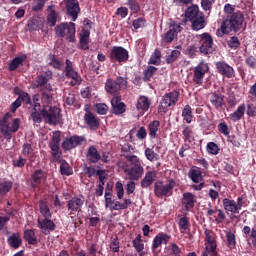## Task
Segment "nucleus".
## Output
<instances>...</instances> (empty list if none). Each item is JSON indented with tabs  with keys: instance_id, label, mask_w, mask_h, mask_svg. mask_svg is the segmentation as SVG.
Here are the masks:
<instances>
[{
	"instance_id": "f257e3e1",
	"label": "nucleus",
	"mask_w": 256,
	"mask_h": 256,
	"mask_svg": "<svg viewBox=\"0 0 256 256\" xmlns=\"http://www.w3.org/2000/svg\"><path fill=\"white\" fill-rule=\"evenodd\" d=\"M224 14L225 16L221 22L220 29L217 31L218 37L230 35L231 33H239L243 29V23H245L243 12L239 10L235 11V6L231 4H225Z\"/></svg>"
},
{
	"instance_id": "f03ea898",
	"label": "nucleus",
	"mask_w": 256,
	"mask_h": 256,
	"mask_svg": "<svg viewBox=\"0 0 256 256\" xmlns=\"http://www.w3.org/2000/svg\"><path fill=\"white\" fill-rule=\"evenodd\" d=\"M59 143H61V131H55L53 132L52 139L48 144V147L52 151V161L53 163H60L61 175H66V177H69V175L73 173V168L69 166L67 160H63V152H61V147L59 146Z\"/></svg>"
},
{
	"instance_id": "7ed1b4c3",
	"label": "nucleus",
	"mask_w": 256,
	"mask_h": 256,
	"mask_svg": "<svg viewBox=\"0 0 256 256\" xmlns=\"http://www.w3.org/2000/svg\"><path fill=\"white\" fill-rule=\"evenodd\" d=\"M13 115L7 112L2 119H0V131L4 138L7 141L12 139L13 133H17L19 131V127L21 126V119L15 118L12 120V123L9 121Z\"/></svg>"
},
{
	"instance_id": "20e7f679",
	"label": "nucleus",
	"mask_w": 256,
	"mask_h": 256,
	"mask_svg": "<svg viewBox=\"0 0 256 256\" xmlns=\"http://www.w3.org/2000/svg\"><path fill=\"white\" fill-rule=\"evenodd\" d=\"M124 157L132 165L129 168L124 169V173L128 175L130 181H139L145 174V168L141 165L139 157L136 155H124Z\"/></svg>"
},
{
	"instance_id": "39448f33",
	"label": "nucleus",
	"mask_w": 256,
	"mask_h": 256,
	"mask_svg": "<svg viewBox=\"0 0 256 256\" xmlns=\"http://www.w3.org/2000/svg\"><path fill=\"white\" fill-rule=\"evenodd\" d=\"M57 37L66 39L69 43H75L76 24L74 22H62L55 27Z\"/></svg>"
},
{
	"instance_id": "423d86ee",
	"label": "nucleus",
	"mask_w": 256,
	"mask_h": 256,
	"mask_svg": "<svg viewBox=\"0 0 256 256\" xmlns=\"http://www.w3.org/2000/svg\"><path fill=\"white\" fill-rule=\"evenodd\" d=\"M181 93L177 90H173L172 92L166 93L160 100L158 105V113L159 115H165L167 111H169V107H175L179 101V97Z\"/></svg>"
},
{
	"instance_id": "0eeeda50",
	"label": "nucleus",
	"mask_w": 256,
	"mask_h": 256,
	"mask_svg": "<svg viewBox=\"0 0 256 256\" xmlns=\"http://www.w3.org/2000/svg\"><path fill=\"white\" fill-rule=\"evenodd\" d=\"M176 182L169 179L166 184L163 181H157L154 184V195L161 199L162 197H171L173 189H175Z\"/></svg>"
},
{
	"instance_id": "6e6552de",
	"label": "nucleus",
	"mask_w": 256,
	"mask_h": 256,
	"mask_svg": "<svg viewBox=\"0 0 256 256\" xmlns=\"http://www.w3.org/2000/svg\"><path fill=\"white\" fill-rule=\"evenodd\" d=\"M42 117L45 121V123H48V125H59L61 123V109L50 106L47 109V106H43L42 108Z\"/></svg>"
},
{
	"instance_id": "1a4fd4ad",
	"label": "nucleus",
	"mask_w": 256,
	"mask_h": 256,
	"mask_svg": "<svg viewBox=\"0 0 256 256\" xmlns=\"http://www.w3.org/2000/svg\"><path fill=\"white\" fill-rule=\"evenodd\" d=\"M199 39V51L202 55H213L215 53V44L213 43V36L204 32L196 36Z\"/></svg>"
},
{
	"instance_id": "9d476101",
	"label": "nucleus",
	"mask_w": 256,
	"mask_h": 256,
	"mask_svg": "<svg viewBox=\"0 0 256 256\" xmlns=\"http://www.w3.org/2000/svg\"><path fill=\"white\" fill-rule=\"evenodd\" d=\"M123 87H127V78H123L122 76H118L116 80L108 78L105 83L107 93L114 95V97H121L119 92Z\"/></svg>"
},
{
	"instance_id": "9b49d317",
	"label": "nucleus",
	"mask_w": 256,
	"mask_h": 256,
	"mask_svg": "<svg viewBox=\"0 0 256 256\" xmlns=\"http://www.w3.org/2000/svg\"><path fill=\"white\" fill-rule=\"evenodd\" d=\"M65 65V76L67 77V79H72L70 81V86L75 87L77 85H81V83H83V78L81 77V75H79V72H77L73 67V62L69 59H66Z\"/></svg>"
},
{
	"instance_id": "f8f14e48",
	"label": "nucleus",
	"mask_w": 256,
	"mask_h": 256,
	"mask_svg": "<svg viewBox=\"0 0 256 256\" xmlns=\"http://www.w3.org/2000/svg\"><path fill=\"white\" fill-rule=\"evenodd\" d=\"M110 63H125L129 61V51L121 46H113L108 55Z\"/></svg>"
},
{
	"instance_id": "ddd939ff",
	"label": "nucleus",
	"mask_w": 256,
	"mask_h": 256,
	"mask_svg": "<svg viewBox=\"0 0 256 256\" xmlns=\"http://www.w3.org/2000/svg\"><path fill=\"white\" fill-rule=\"evenodd\" d=\"M83 205H85V196H83V194L74 196L67 201V209L70 211V215L77 213V211H81V209H83Z\"/></svg>"
},
{
	"instance_id": "4468645a",
	"label": "nucleus",
	"mask_w": 256,
	"mask_h": 256,
	"mask_svg": "<svg viewBox=\"0 0 256 256\" xmlns=\"http://www.w3.org/2000/svg\"><path fill=\"white\" fill-rule=\"evenodd\" d=\"M85 141H87L85 136L73 135L62 142V149H64V151H71V149H75V147L83 145Z\"/></svg>"
},
{
	"instance_id": "2eb2a0df",
	"label": "nucleus",
	"mask_w": 256,
	"mask_h": 256,
	"mask_svg": "<svg viewBox=\"0 0 256 256\" xmlns=\"http://www.w3.org/2000/svg\"><path fill=\"white\" fill-rule=\"evenodd\" d=\"M209 71V65L205 62H200L199 65L194 67L193 82L196 85H203L205 74Z\"/></svg>"
},
{
	"instance_id": "dca6fc26",
	"label": "nucleus",
	"mask_w": 256,
	"mask_h": 256,
	"mask_svg": "<svg viewBox=\"0 0 256 256\" xmlns=\"http://www.w3.org/2000/svg\"><path fill=\"white\" fill-rule=\"evenodd\" d=\"M66 5V12L68 17H71L72 21H77L79 13H81V7L78 0H64Z\"/></svg>"
},
{
	"instance_id": "f3484780",
	"label": "nucleus",
	"mask_w": 256,
	"mask_h": 256,
	"mask_svg": "<svg viewBox=\"0 0 256 256\" xmlns=\"http://www.w3.org/2000/svg\"><path fill=\"white\" fill-rule=\"evenodd\" d=\"M37 226L41 229L43 235H51V231H55V229H57V225L53 220H51V217H46L44 219L38 218Z\"/></svg>"
},
{
	"instance_id": "a211bd4d",
	"label": "nucleus",
	"mask_w": 256,
	"mask_h": 256,
	"mask_svg": "<svg viewBox=\"0 0 256 256\" xmlns=\"http://www.w3.org/2000/svg\"><path fill=\"white\" fill-rule=\"evenodd\" d=\"M217 73L227 79H233L235 77V69L225 61H218L215 63Z\"/></svg>"
},
{
	"instance_id": "6ab92c4d",
	"label": "nucleus",
	"mask_w": 256,
	"mask_h": 256,
	"mask_svg": "<svg viewBox=\"0 0 256 256\" xmlns=\"http://www.w3.org/2000/svg\"><path fill=\"white\" fill-rule=\"evenodd\" d=\"M51 79H53V71L48 70L36 77V80L34 81V84H33V88L44 89V87H47V85H49L47 83H49Z\"/></svg>"
},
{
	"instance_id": "aec40b11",
	"label": "nucleus",
	"mask_w": 256,
	"mask_h": 256,
	"mask_svg": "<svg viewBox=\"0 0 256 256\" xmlns=\"http://www.w3.org/2000/svg\"><path fill=\"white\" fill-rule=\"evenodd\" d=\"M127 111V105L121 101V96H113L111 99V113L123 115Z\"/></svg>"
},
{
	"instance_id": "412c9836",
	"label": "nucleus",
	"mask_w": 256,
	"mask_h": 256,
	"mask_svg": "<svg viewBox=\"0 0 256 256\" xmlns=\"http://www.w3.org/2000/svg\"><path fill=\"white\" fill-rule=\"evenodd\" d=\"M181 203H182V205H184L185 211H187V212L191 211V209H193V207H195V203H197L195 194H193L191 192L183 193Z\"/></svg>"
},
{
	"instance_id": "4be33fe9",
	"label": "nucleus",
	"mask_w": 256,
	"mask_h": 256,
	"mask_svg": "<svg viewBox=\"0 0 256 256\" xmlns=\"http://www.w3.org/2000/svg\"><path fill=\"white\" fill-rule=\"evenodd\" d=\"M209 101L217 111H221L225 107V96L223 94L214 92L209 96Z\"/></svg>"
},
{
	"instance_id": "5701e85b",
	"label": "nucleus",
	"mask_w": 256,
	"mask_h": 256,
	"mask_svg": "<svg viewBox=\"0 0 256 256\" xmlns=\"http://www.w3.org/2000/svg\"><path fill=\"white\" fill-rule=\"evenodd\" d=\"M169 239H171V235L159 233L156 235L152 242V251H156V249H159L164 243V245H167L169 243Z\"/></svg>"
},
{
	"instance_id": "b1692460",
	"label": "nucleus",
	"mask_w": 256,
	"mask_h": 256,
	"mask_svg": "<svg viewBox=\"0 0 256 256\" xmlns=\"http://www.w3.org/2000/svg\"><path fill=\"white\" fill-rule=\"evenodd\" d=\"M155 179H157V172L155 171H148L145 173L144 178L140 182V186L142 189H149L151 185L155 182Z\"/></svg>"
},
{
	"instance_id": "393cba45",
	"label": "nucleus",
	"mask_w": 256,
	"mask_h": 256,
	"mask_svg": "<svg viewBox=\"0 0 256 256\" xmlns=\"http://www.w3.org/2000/svg\"><path fill=\"white\" fill-rule=\"evenodd\" d=\"M192 31H201L207 27V21L205 20V14H200L198 17L190 21Z\"/></svg>"
},
{
	"instance_id": "a878e982",
	"label": "nucleus",
	"mask_w": 256,
	"mask_h": 256,
	"mask_svg": "<svg viewBox=\"0 0 256 256\" xmlns=\"http://www.w3.org/2000/svg\"><path fill=\"white\" fill-rule=\"evenodd\" d=\"M84 121L92 131H96V129H99V119L93 114L91 111H87L84 115Z\"/></svg>"
},
{
	"instance_id": "bb28decb",
	"label": "nucleus",
	"mask_w": 256,
	"mask_h": 256,
	"mask_svg": "<svg viewBox=\"0 0 256 256\" xmlns=\"http://www.w3.org/2000/svg\"><path fill=\"white\" fill-rule=\"evenodd\" d=\"M86 159L89 163H99L101 161V153H99V150L95 146H90L86 154Z\"/></svg>"
},
{
	"instance_id": "cd10ccee",
	"label": "nucleus",
	"mask_w": 256,
	"mask_h": 256,
	"mask_svg": "<svg viewBox=\"0 0 256 256\" xmlns=\"http://www.w3.org/2000/svg\"><path fill=\"white\" fill-rule=\"evenodd\" d=\"M222 205L226 213H233L234 215L239 213V208L237 207V202H235V200L224 198L222 200Z\"/></svg>"
},
{
	"instance_id": "c85d7f7f",
	"label": "nucleus",
	"mask_w": 256,
	"mask_h": 256,
	"mask_svg": "<svg viewBox=\"0 0 256 256\" xmlns=\"http://www.w3.org/2000/svg\"><path fill=\"white\" fill-rule=\"evenodd\" d=\"M149 107H151V100L147 96H140L136 103V109L140 113H145L149 111Z\"/></svg>"
},
{
	"instance_id": "c756f323",
	"label": "nucleus",
	"mask_w": 256,
	"mask_h": 256,
	"mask_svg": "<svg viewBox=\"0 0 256 256\" xmlns=\"http://www.w3.org/2000/svg\"><path fill=\"white\" fill-rule=\"evenodd\" d=\"M188 177L194 183H199V182L203 181V172L201 171L200 167L192 166L189 169Z\"/></svg>"
},
{
	"instance_id": "7c9ffc66",
	"label": "nucleus",
	"mask_w": 256,
	"mask_h": 256,
	"mask_svg": "<svg viewBox=\"0 0 256 256\" xmlns=\"http://www.w3.org/2000/svg\"><path fill=\"white\" fill-rule=\"evenodd\" d=\"M43 179H45V172H43L41 169L35 170L34 173L31 175L32 189L39 187Z\"/></svg>"
},
{
	"instance_id": "2f4dec72",
	"label": "nucleus",
	"mask_w": 256,
	"mask_h": 256,
	"mask_svg": "<svg viewBox=\"0 0 256 256\" xmlns=\"http://www.w3.org/2000/svg\"><path fill=\"white\" fill-rule=\"evenodd\" d=\"M7 243L12 249H19L23 245V238H21V234L13 233L7 238Z\"/></svg>"
},
{
	"instance_id": "473e14b6",
	"label": "nucleus",
	"mask_w": 256,
	"mask_h": 256,
	"mask_svg": "<svg viewBox=\"0 0 256 256\" xmlns=\"http://www.w3.org/2000/svg\"><path fill=\"white\" fill-rule=\"evenodd\" d=\"M27 61V55L16 56L8 65V71H17L19 67H23V63Z\"/></svg>"
},
{
	"instance_id": "72a5a7b5",
	"label": "nucleus",
	"mask_w": 256,
	"mask_h": 256,
	"mask_svg": "<svg viewBox=\"0 0 256 256\" xmlns=\"http://www.w3.org/2000/svg\"><path fill=\"white\" fill-rule=\"evenodd\" d=\"M23 239L28 243V245H37V243H39L34 229L24 230Z\"/></svg>"
},
{
	"instance_id": "f704fd0d",
	"label": "nucleus",
	"mask_w": 256,
	"mask_h": 256,
	"mask_svg": "<svg viewBox=\"0 0 256 256\" xmlns=\"http://www.w3.org/2000/svg\"><path fill=\"white\" fill-rule=\"evenodd\" d=\"M51 91H53V87L51 84L46 85L41 89V100L45 105H49L51 101H53V96L51 95Z\"/></svg>"
},
{
	"instance_id": "c9c22d12",
	"label": "nucleus",
	"mask_w": 256,
	"mask_h": 256,
	"mask_svg": "<svg viewBox=\"0 0 256 256\" xmlns=\"http://www.w3.org/2000/svg\"><path fill=\"white\" fill-rule=\"evenodd\" d=\"M200 15H203V12H199V6L197 5H192L185 11V17L188 21H193V19H196Z\"/></svg>"
},
{
	"instance_id": "e433bc0d",
	"label": "nucleus",
	"mask_w": 256,
	"mask_h": 256,
	"mask_svg": "<svg viewBox=\"0 0 256 256\" xmlns=\"http://www.w3.org/2000/svg\"><path fill=\"white\" fill-rule=\"evenodd\" d=\"M245 116V104H241L236 111L231 113L229 115V119H231L234 123H237V121H241L243 117Z\"/></svg>"
},
{
	"instance_id": "4c0bfd02",
	"label": "nucleus",
	"mask_w": 256,
	"mask_h": 256,
	"mask_svg": "<svg viewBox=\"0 0 256 256\" xmlns=\"http://www.w3.org/2000/svg\"><path fill=\"white\" fill-rule=\"evenodd\" d=\"M226 247L233 251L237 247V237L235 236V232L227 231L226 232Z\"/></svg>"
},
{
	"instance_id": "58836bf2",
	"label": "nucleus",
	"mask_w": 256,
	"mask_h": 256,
	"mask_svg": "<svg viewBox=\"0 0 256 256\" xmlns=\"http://www.w3.org/2000/svg\"><path fill=\"white\" fill-rule=\"evenodd\" d=\"M38 205H39V211H40L42 217H44V218L52 217L51 209L49 208V203L47 202L46 199L39 200Z\"/></svg>"
},
{
	"instance_id": "ea45409f",
	"label": "nucleus",
	"mask_w": 256,
	"mask_h": 256,
	"mask_svg": "<svg viewBox=\"0 0 256 256\" xmlns=\"http://www.w3.org/2000/svg\"><path fill=\"white\" fill-rule=\"evenodd\" d=\"M159 127H161V122L159 120H153L148 125V131L150 139H156L157 138V132L159 131Z\"/></svg>"
},
{
	"instance_id": "a19ab883",
	"label": "nucleus",
	"mask_w": 256,
	"mask_h": 256,
	"mask_svg": "<svg viewBox=\"0 0 256 256\" xmlns=\"http://www.w3.org/2000/svg\"><path fill=\"white\" fill-rule=\"evenodd\" d=\"M243 234L252 241V245L256 247V227L252 228L249 226L243 227Z\"/></svg>"
},
{
	"instance_id": "79ce46f5",
	"label": "nucleus",
	"mask_w": 256,
	"mask_h": 256,
	"mask_svg": "<svg viewBox=\"0 0 256 256\" xmlns=\"http://www.w3.org/2000/svg\"><path fill=\"white\" fill-rule=\"evenodd\" d=\"M183 121L188 125L193 122V108L190 105H186L182 110Z\"/></svg>"
},
{
	"instance_id": "37998d69",
	"label": "nucleus",
	"mask_w": 256,
	"mask_h": 256,
	"mask_svg": "<svg viewBox=\"0 0 256 256\" xmlns=\"http://www.w3.org/2000/svg\"><path fill=\"white\" fill-rule=\"evenodd\" d=\"M91 32L87 29H83L82 33L80 34V45L82 49H89V37Z\"/></svg>"
},
{
	"instance_id": "c03bdc74",
	"label": "nucleus",
	"mask_w": 256,
	"mask_h": 256,
	"mask_svg": "<svg viewBox=\"0 0 256 256\" xmlns=\"http://www.w3.org/2000/svg\"><path fill=\"white\" fill-rule=\"evenodd\" d=\"M157 73V67L155 66H147V68L143 72V81L144 83H147L151 81V77Z\"/></svg>"
},
{
	"instance_id": "a18cd8bd",
	"label": "nucleus",
	"mask_w": 256,
	"mask_h": 256,
	"mask_svg": "<svg viewBox=\"0 0 256 256\" xmlns=\"http://www.w3.org/2000/svg\"><path fill=\"white\" fill-rule=\"evenodd\" d=\"M178 227L180 231H187L191 227V222L189 221V217L182 216L178 220Z\"/></svg>"
},
{
	"instance_id": "49530a36",
	"label": "nucleus",
	"mask_w": 256,
	"mask_h": 256,
	"mask_svg": "<svg viewBox=\"0 0 256 256\" xmlns=\"http://www.w3.org/2000/svg\"><path fill=\"white\" fill-rule=\"evenodd\" d=\"M144 154L146 159H148V161H151L152 163L155 161H159V154L155 152L153 148H146Z\"/></svg>"
},
{
	"instance_id": "de8ad7c7",
	"label": "nucleus",
	"mask_w": 256,
	"mask_h": 256,
	"mask_svg": "<svg viewBox=\"0 0 256 256\" xmlns=\"http://www.w3.org/2000/svg\"><path fill=\"white\" fill-rule=\"evenodd\" d=\"M148 63L149 65H161V50L155 49Z\"/></svg>"
},
{
	"instance_id": "09e8293b",
	"label": "nucleus",
	"mask_w": 256,
	"mask_h": 256,
	"mask_svg": "<svg viewBox=\"0 0 256 256\" xmlns=\"http://www.w3.org/2000/svg\"><path fill=\"white\" fill-rule=\"evenodd\" d=\"M11 189H13V182L4 181L0 183V196L4 197V195H7Z\"/></svg>"
},
{
	"instance_id": "8fccbe9b",
	"label": "nucleus",
	"mask_w": 256,
	"mask_h": 256,
	"mask_svg": "<svg viewBox=\"0 0 256 256\" xmlns=\"http://www.w3.org/2000/svg\"><path fill=\"white\" fill-rule=\"evenodd\" d=\"M57 19H59V14L55 10H51L47 15V23L49 27H55V25H57Z\"/></svg>"
},
{
	"instance_id": "3c124183",
	"label": "nucleus",
	"mask_w": 256,
	"mask_h": 256,
	"mask_svg": "<svg viewBox=\"0 0 256 256\" xmlns=\"http://www.w3.org/2000/svg\"><path fill=\"white\" fill-rule=\"evenodd\" d=\"M206 151L209 155H219L221 148L215 142H208L206 146Z\"/></svg>"
},
{
	"instance_id": "603ef678",
	"label": "nucleus",
	"mask_w": 256,
	"mask_h": 256,
	"mask_svg": "<svg viewBox=\"0 0 256 256\" xmlns=\"http://www.w3.org/2000/svg\"><path fill=\"white\" fill-rule=\"evenodd\" d=\"M183 130H182V135L184 137V141L188 143H191V137H193V129L191 126L188 125H182Z\"/></svg>"
},
{
	"instance_id": "864d4df0",
	"label": "nucleus",
	"mask_w": 256,
	"mask_h": 256,
	"mask_svg": "<svg viewBox=\"0 0 256 256\" xmlns=\"http://www.w3.org/2000/svg\"><path fill=\"white\" fill-rule=\"evenodd\" d=\"M181 57V51L179 50H172V52L166 56V63L167 65H171V63H175Z\"/></svg>"
},
{
	"instance_id": "5fc2aeb1",
	"label": "nucleus",
	"mask_w": 256,
	"mask_h": 256,
	"mask_svg": "<svg viewBox=\"0 0 256 256\" xmlns=\"http://www.w3.org/2000/svg\"><path fill=\"white\" fill-rule=\"evenodd\" d=\"M18 95L19 101H22L26 105H33V102L31 101V95L29 93L21 91L20 93H16Z\"/></svg>"
},
{
	"instance_id": "6e6d98bb",
	"label": "nucleus",
	"mask_w": 256,
	"mask_h": 256,
	"mask_svg": "<svg viewBox=\"0 0 256 256\" xmlns=\"http://www.w3.org/2000/svg\"><path fill=\"white\" fill-rule=\"evenodd\" d=\"M175 37H177L175 31H172L169 29L163 36L162 41H164L166 44L173 43L175 41Z\"/></svg>"
},
{
	"instance_id": "4d7b16f0",
	"label": "nucleus",
	"mask_w": 256,
	"mask_h": 256,
	"mask_svg": "<svg viewBox=\"0 0 256 256\" xmlns=\"http://www.w3.org/2000/svg\"><path fill=\"white\" fill-rule=\"evenodd\" d=\"M205 245H206V247H205L204 251H207L210 256H217L218 255V253H217V242H211V243H208V244H205Z\"/></svg>"
},
{
	"instance_id": "13d9d810",
	"label": "nucleus",
	"mask_w": 256,
	"mask_h": 256,
	"mask_svg": "<svg viewBox=\"0 0 256 256\" xmlns=\"http://www.w3.org/2000/svg\"><path fill=\"white\" fill-rule=\"evenodd\" d=\"M227 45L230 49H239V47L241 46L239 37L237 36L230 37V39L227 41Z\"/></svg>"
},
{
	"instance_id": "bf43d9fd",
	"label": "nucleus",
	"mask_w": 256,
	"mask_h": 256,
	"mask_svg": "<svg viewBox=\"0 0 256 256\" xmlns=\"http://www.w3.org/2000/svg\"><path fill=\"white\" fill-rule=\"evenodd\" d=\"M127 5L132 13L137 14L141 11V6H139V2H137V0H128Z\"/></svg>"
},
{
	"instance_id": "052dcab7",
	"label": "nucleus",
	"mask_w": 256,
	"mask_h": 256,
	"mask_svg": "<svg viewBox=\"0 0 256 256\" xmlns=\"http://www.w3.org/2000/svg\"><path fill=\"white\" fill-rule=\"evenodd\" d=\"M43 110H32L31 118L34 123H41L43 121Z\"/></svg>"
},
{
	"instance_id": "680f3d73",
	"label": "nucleus",
	"mask_w": 256,
	"mask_h": 256,
	"mask_svg": "<svg viewBox=\"0 0 256 256\" xmlns=\"http://www.w3.org/2000/svg\"><path fill=\"white\" fill-rule=\"evenodd\" d=\"M48 61L49 65L54 67V69H61V61H59L56 57L55 54H49L48 55Z\"/></svg>"
},
{
	"instance_id": "e2e57ef3",
	"label": "nucleus",
	"mask_w": 256,
	"mask_h": 256,
	"mask_svg": "<svg viewBox=\"0 0 256 256\" xmlns=\"http://www.w3.org/2000/svg\"><path fill=\"white\" fill-rule=\"evenodd\" d=\"M115 191L118 199H123L125 196V189L123 188V183H121V181L116 182Z\"/></svg>"
},
{
	"instance_id": "0e129e2a",
	"label": "nucleus",
	"mask_w": 256,
	"mask_h": 256,
	"mask_svg": "<svg viewBox=\"0 0 256 256\" xmlns=\"http://www.w3.org/2000/svg\"><path fill=\"white\" fill-rule=\"evenodd\" d=\"M96 112L98 115H107V111H109V106L105 103H99L95 105Z\"/></svg>"
},
{
	"instance_id": "69168bd1",
	"label": "nucleus",
	"mask_w": 256,
	"mask_h": 256,
	"mask_svg": "<svg viewBox=\"0 0 256 256\" xmlns=\"http://www.w3.org/2000/svg\"><path fill=\"white\" fill-rule=\"evenodd\" d=\"M83 173H84V175H86V177L91 179V177H93L94 175H97V170H95L94 167H90V166H87L86 164H84Z\"/></svg>"
},
{
	"instance_id": "338daca9",
	"label": "nucleus",
	"mask_w": 256,
	"mask_h": 256,
	"mask_svg": "<svg viewBox=\"0 0 256 256\" xmlns=\"http://www.w3.org/2000/svg\"><path fill=\"white\" fill-rule=\"evenodd\" d=\"M96 175L99 180V186L105 187V181H107V175L105 174V170H97Z\"/></svg>"
},
{
	"instance_id": "774afa93",
	"label": "nucleus",
	"mask_w": 256,
	"mask_h": 256,
	"mask_svg": "<svg viewBox=\"0 0 256 256\" xmlns=\"http://www.w3.org/2000/svg\"><path fill=\"white\" fill-rule=\"evenodd\" d=\"M45 7V0H36L32 3V10L35 12L43 11Z\"/></svg>"
}]
</instances>
